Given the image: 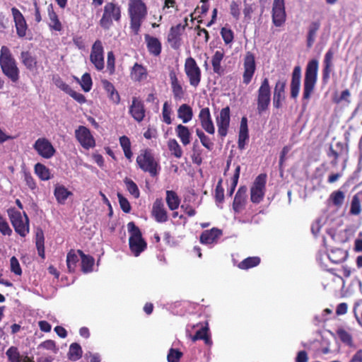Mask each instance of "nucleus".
Listing matches in <instances>:
<instances>
[{
    "label": "nucleus",
    "instance_id": "obj_1",
    "mask_svg": "<svg viewBox=\"0 0 362 362\" xmlns=\"http://www.w3.org/2000/svg\"><path fill=\"white\" fill-rule=\"evenodd\" d=\"M0 66L3 74L12 82L18 81L20 70L10 49L6 46H2L0 50Z\"/></svg>",
    "mask_w": 362,
    "mask_h": 362
},
{
    "label": "nucleus",
    "instance_id": "obj_2",
    "mask_svg": "<svg viewBox=\"0 0 362 362\" xmlns=\"http://www.w3.org/2000/svg\"><path fill=\"white\" fill-rule=\"evenodd\" d=\"M128 12L130 17V28L135 35H137L147 15V8L141 0H129Z\"/></svg>",
    "mask_w": 362,
    "mask_h": 362
},
{
    "label": "nucleus",
    "instance_id": "obj_3",
    "mask_svg": "<svg viewBox=\"0 0 362 362\" xmlns=\"http://www.w3.org/2000/svg\"><path fill=\"white\" fill-rule=\"evenodd\" d=\"M318 71V62L316 59L310 60L306 66L303 83V100H308L315 89Z\"/></svg>",
    "mask_w": 362,
    "mask_h": 362
},
{
    "label": "nucleus",
    "instance_id": "obj_4",
    "mask_svg": "<svg viewBox=\"0 0 362 362\" xmlns=\"http://www.w3.org/2000/svg\"><path fill=\"white\" fill-rule=\"evenodd\" d=\"M127 229L130 233L129 248L134 256L137 257L146 248V243L141 237L140 230L133 222L127 224Z\"/></svg>",
    "mask_w": 362,
    "mask_h": 362
},
{
    "label": "nucleus",
    "instance_id": "obj_5",
    "mask_svg": "<svg viewBox=\"0 0 362 362\" xmlns=\"http://www.w3.org/2000/svg\"><path fill=\"white\" fill-rule=\"evenodd\" d=\"M8 215L15 231L25 237L29 233V219L26 214L22 215L20 211L11 208L8 209Z\"/></svg>",
    "mask_w": 362,
    "mask_h": 362
},
{
    "label": "nucleus",
    "instance_id": "obj_6",
    "mask_svg": "<svg viewBox=\"0 0 362 362\" xmlns=\"http://www.w3.org/2000/svg\"><path fill=\"white\" fill-rule=\"evenodd\" d=\"M121 18L119 6L114 3H107L104 6L103 14L100 20V25L105 30H108L113 21H119Z\"/></svg>",
    "mask_w": 362,
    "mask_h": 362
},
{
    "label": "nucleus",
    "instance_id": "obj_7",
    "mask_svg": "<svg viewBox=\"0 0 362 362\" xmlns=\"http://www.w3.org/2000/svg\"><path fill=\"white\" fill-rule=\"evenodd\" d=\"M184 71L191 86L197 88L201 82L202 71L197 62L192 57L185 59Z\"/></svg>",
    "mask_w": 362,
    "mask_h": 362
},
{
    "label": "nucleus",
    "instance_id": "obj_8",
    "mask_svg": "<svg viewBox=\"0 0 362 362\" xmlns=\"http://www.w3.org/2000/svg\"><path fill=\"white\" fill-rule=\"evenodd\" d=\"M136 163L142 170L149 173L152 176L157 174L158 163L149 151H141L136 158Z\"/></svg>",
    "mask_w": 362,
    "mask_h": 362
},
{
    "label": "nucleus",
    "instance_id": "obj_9",
    "mask_svg": "<svg viewBox=\"0 0 362 362\" xmlns=\"http://www.w3.org/2000/svg\"><path fill=\"white\" fill-rule=\"evenodd\" d=\"M271 90L269 79L264 78L258 89L257 110L259 114L265 111L270 103Z\"/></svg>",
    "mask_w": 362,
    "mask_h": 362
},
{
    "label": "nucleus",
    "instance_id": "obj_10",
    "mask_svg": "<svg viewBox=\"0 0 362 362\" xmlns=\"http://www.w3.org/2000/svg\"><path fill=\"white\" fill-rule=\"evenodd\" d=\"M266 185V175H258L251 189H250V199L253 203H259L264 196Z\"/></svg>",
    "mask_w": 362,
    "mask_h": 362
},
{
    "label": "nucleus",
    "instance_id": "obj_11",
    "mask_svg": "<svg viewBox=\"0 0 362 362\" xmlns=\"http://www.w3.org/2000/svg\"><path fill=\"white\" fill-rule=\"evenodd\" d=\"M243 70V82L247 85L251 82L256 70L255 57L250 52H247L244 57Z\"/></svg>",
    "mask_w": 362,
    "mask_h": 362
},
{
    "label": "nucleus",
    "instance_id": "obj_12",
    "mask_svg": "<svg viewBox=\"0 0 362 362\" xmlns=\"http://www.w3.org/2000/svg\"><path fill=\"white\" fill-rule=\"evenodd\" d=\"M75 136L81 146L90 149L95 146V141L90 131L84 126H79L75 130Z\"/></svg>",
    "mask_w": 362,
    "mask_h": 362
},
{
    "label": "nucleus",
    "instance_id": "obj_13",
    "mask_svg": "<svg viewBox=\"0 0 362 362\" xmlns=\"http://www.w3.org/2000/svg\"><path fill=\"white\" fill-rule=\"evenodd\" d=\"M33 148L39 156L46 159L52 158L56 152L51 142L44 137L39 138L35 141Z\"/></svg>",
    "mask_w": 362,
    "mask_h": 362
},
{
    "label": "nucleus",
    "instance_id": "obj_14",
    "mask_svg": "<svg viewBox=\"0 0 362 362\" xmlns=\"http://www.w3.org/2000/svg\"><path fill=\"white\" fill-rule=\"evenodd\" d=\"M284 0H274L272 6V21L275 26L280 27L286 21Z\"/></svg>",
    "mask_w": 362,
    "mask_h": 362
},
{
    "label": "nucleus",
    "instance_id": "obj_15",
    "mask_svg": "<svg viewBox=\"0 0 362 362\" xmlns=\"http://www.w3.org/2000/svg\"><path fill=\"white\" fill-rule=\"evenodd\" d=\"M230 121V108L229 107H226L221 110L218 115L216 118L218 132L221 137H224L227 135Z\"/></svg>",
    "mask_w": 362,
    "mask_h": 362
},
{
    "label": "nucleus",
    "instance_id": "obj_16",
    "mask_svg": "<svg viewBox=\"0 0 362 362\" xmlns=\"http://www.w3.org/2000/svg\"><path fill=\"white\" fill-rule=\"evenodd\" d=\"M90 59L95 69L101 71L104 68L103 47L100 40H96L93 44L90 52Z\"/></svg>",
    "mask_w": 362,
    "mask_h": 362
},
{
    "label": "nucleus",
    "instance_id": "obj_17",
    "mask_svg": "<svg viewBox=\"0 0 362 362\" xmlns=\"http://www.w3.org/2000/svg\"><path fill=\"white\" fill-rule=\"evenodd\" d=\"M151 216L158 223H165L168 221V212L161 199H156L153 202Z\"/></svg>",
    "mask_w": 362,
    "mask_h": 362
},
{
    "label": "nucleus",
    "instance_id": "obj_18",
    "mask_svg": "<svg viewBox=\"0 0 362 362\" xmlns=\"http://www.w3.org/2000/svg\"><path fill=\"white\" fill-rule=\"evenodd\" d=\"M11 13L15 22L17 35L20 37L25 36L28 26L23 14L16 8H12Z\"/></svg>",
    "mask_w": 362,
    "mask_h": 362
},
{
    "label": "nucleus",
    "instance_id": "obj_19",
    "mask_svg": "<svg viewBox=\"0 0 362 362\" xmlns=\"http://www.w3.org/2000/svg\"><path fill=\"white\" fill-rule=\"evenodd\" d=\"M247 187L245 186L240 187L237 191L233 203V209L235 213L238 214L245 208L247 202Z\"/></svg>",
    "mask_w": 362,
    "mask_h": 362
},
{
    "label": "nucleus",
    "instance_id": "obj_20",
    "mask_svg": "<svg viewBox=\"0 0 362 362\" xmlns=\"http://www.w3.org/2000/svg\"><path fill=\"white\" fill-rule=\"evenodd\" d=\"M199 119L202 128L209 134H214L215 127L212 122L210 110L208 107L202 108L199 114Z\"/></svg>",
    "mask_w": 362,
    "mask_h": 362
},
{
    "label": "nucleus",
    "instance_id": "obj_21",
    "mask_svg": "<svg viewBox=\"0 0 362 362\" xmlns=\"http://www.w3.org/2000/svg\"><path fill=\"white\" fill-rule=\"evenodd\" d=\"M129 113L137 122H141L145 117L144 104L142 101L136 97L132 98V103L129 107Z\"/></svg>",
    "mask_w": 362,
    "mask_h": 362
},
{
    "label": "nucleus",
    "instance_id": "obj_22",
    "mask_svg": "<svg viewBox=\"0 0 362 362\" xmlns=\"http://www.w3.org/2000/svg\"><path fill=\"white\" fill-rule=\"evenodd\" d=\"M54 196L59 204H65L67 199L73 196V192L64 185L57 183L54 186Z\"/></svg>",
    "mask_w": 362,
    "mask_h": 362
},
{
    "label": "nucleus",
    "instance_id": "obj_23",
    "mask_svg": "<svg viewBox=\"0 0 362 362\" xmlns=\"http://www.w3.org/2000/svg\"><path fill=\"white\" fill-rule=\"evenodd\" d=\"M221 235L222 231L220 229L213 228L211 230H204L200 236V241L204 245H212L217 243Z\"/></svg>",
    "mask_w": 362,
    "mask_h": 362
},
{
    "label": "nucleus",
    "instance_id": "obj_24",
    "mask_svg": "<svg viewBox=\"0 0 362 362\" xmlns=\"http://www.w3.org/2000/svg\"><path fill=\"white\" fill-rule=\"evenodd\" d=\"M301 81V68L299 66H295L292 73L291 82V96L296 98L298 95Z\"/></svg>",
    "mask_w": 362,
    "mask_h": 362
},
{
    "label": "nucleus",
    "instance_id": "obj_25",
    "mask_svg": "<svg viewBox=\"0 0 362 362\" xmlns=\"http://www.w3.org/2000/svg\"><path fill=\"white\" fill-rule=\"evenodd\" d=\"M175 131L183 146H187L190 144L192 132L187 127L180 124L176 126Z\"/></svg>",
    "mask_w": 362,
    "mask_h": 362
},
{
    "label": "nucleus",
    "instance_id": "obj_26",
    "mask_svg": "<svg viewBox=\"0 0 362 362\" xmlns=\"http://www.w3.org/2000/svg\"><path fill=\"white\" fill-rule=\"evenodd\" d=\"M169 76L174 98L175 99H181L184 95V90L175 72L170 71Z\"/></svg>",
    "mask_w": 362,
    "mask_h": 362
},
{
    "label": "nucleus",
    "instance_id": "obj_27",
    "mask_svg": "<svg viewBox=\"0 0 362 362\" xmlns=\"http://www.w3.org/2000/svg\"><path fill=\"white\" fill-rule=\"evenodd\" d=\"M249 139L247 119L246 117H243L240 122L239 134H238V148L240 149L245 148L247 141Z\"/></svg>",
    "mask_w": 362,
    "mask_h": 362
},
{
    "label": "nucleus",
    "instance_id": "obj_28",
    "mask_svg": "<svg viewBox=\"0 0 362 362\" xmlns=\"http://www.w3.org/2000/svg\"><path fill=\"white\" fill-rule=\"evenodd\" d=\"M130 76L133 81L140 82L147 78L148 71L144 66L136 63L132 68Z\"/></svg>",
    "mask_w": 362,
    "mask_h": 362
},
{
    "label": "nucleus",
    "instance_id": "obj_29",
    "mask_svg": "<svg viewBox=\"0 0 362 362\" xmlns=\"http://www.w3.org/2000/svg\"><path fill=\"white\" fill-rule=\"evenodd\" d=\"M145 41L149 52L155 56H158L161 52V43L156 37H151L149 35H145Z\"/></svg>",
    "mask_w": 362,
    "mask_h": 362
},
{
    "label": "nucleus",
    "instance_id": "obj_30",
    "mask_svg": "<svg viewBox=\"0 0 362 362\" xmlns=\"http://www.w3.org/2000/svg\"><path fill=\"white\" fill-rule=\"evenodd\" d=\"M224 55L225 52L223 49H218L215 52L212 57L211 64L214 72L218 75L223 74V69L221 67V64L224 57Z\"/></svg>",
    "mask_w": 362,
    "mask_h": 362
},
{
    "label": "nucleus",
    "instance_id": "obj_31",
    "mask_svg": "<svg viewBox=\"0 0 362 362\" xmlns=\"http://www.w3.org/2000/svg\"><path fill=\"white\" fill-rule=\"evenodd\" d=\"M6 354L10 362H34L33 359L28 356L21 357L15 346L10 347L6 352Z\"/></svg>",
    "mask_w": 362,
    "mask_h": 362
},
{
    "label": "nucleus",
    "instance_id": "obj_32",
    "mask_svg": "<svg viewBox=\"0 0 362 362\" xmlns=\"http://www.w3.org/2000/svg\"><path fill=\"white\" fill-rule=\"evenodd\" d=\"M347 252L339 248L331 250L327 254L329 259L334 264L342 262L347 258Z\"/></svg>",
    "mask_w": 362,
    "mask_h": 362
},
{
    "label": "nucleus",
    "instance_id": "obj_33",
    "mask_svg": "<svg viewBox=\"0 0 362 362\" xmlns=\"http://www.w3.org/2000/svg\"><path fill=\"white\" fill-rule=\"evenodd\" d=\"M177 117L183 123H188L193 117V111L192 107L187 104L181 105L177 110Z\"/></svg>",
    "mask_w": 362,
    "mask_h": 362
},
{
    "label": "nucleus",
    "instance_id": "obj_34",
    "mask_svg": "<svg viewBox=\"0 0 362 362\" xmlns=\"http://www.w3.org/2000/svg\"><path fill=\"white\" fill-rule=\"evenodd\" d=\"M104 89L108 94V98L115 104H118L120 101V97L118 92L115 90L112 83L107 80L102 81Z\"/></svg>",
    "mask_w": 362,
    "mask_h": 362
},
{
    "label": "nucleus",
    "instance_id": "obj_35",
    "mask_svg": "<svg viewBox=\"0 0 362 362\" xmlns=\"http://www.w3.org/2000/svg\"><path fill=\"white\" fill-rule=\"evenodd\" d=\"M21 60L26 69L30 71L34 70L37 67V59L29 52H22L21 53Z\"/></svg>",
    "mask_w": 362,
    "mask_h": 362
},
{
    "label": "nucleus",
    "instance_id": "obj_36",
    "mask_svg": "<svg viewBox=\"0 0 362 362\" xmlns=\"http://www.w3.org/2000/svg\"><path fill=\"white\" fill-rule=\"evenodd\" d=\"M165 201L170 210L175 211L180 204V199L176 192L172 190L166 191Z\"/></svg>",
    "mask_w": 362,
    "mask_h": 362
},
{
    "label": "nucleus",
    "instance_id": "obj_37",
    "mask_svg": "<svg viewBox=\"0 0 362 362\" xmlns=\"http://www.w3.org/2000/svg\"><path fill=\"white\" fill-rule=\"evenodd\" d=\"M77 252L80 255L81 258V269L83 272L88 273L92 272L95 262L94 259L89 255H86L81 250H78Z\"/></svg>",
    "mask_w": 362,
    "mask_h": 362
},
{
    "label": "nucleus",
    "instance_id": "obj_38",
    "mask_svg": "<svg viewBox=\"0 0 362 362\" xmlns=\"http://www.w3.org/2000/svg\"><path fill=\"white\" fill-rule=\"evenodd\" d=\"M181 30L182 26L180 25H177L176 26H173L170 28V33L168 35V40L173 47H177L178 46Z\"/></svg>",
    "mask_w": 362,
    "mask_h": 362
},
{
    "label": "nucleus",
    "instance_id": "obj_39",
    "mask_svg": "<svg viewBox=\"0 0 362 362\" xmlns=\"http://www.w3.org/2000/svg\"><path fill=\"white\" fill-rule=\"evenodd\" d=\"M167 146L170 153L176 158H180L182 156V148L175 139H170L168 141Z\"/></svg>",
    "mask_w": 362,
    "mask_h": 362
},
{
    "label": "nucleus",
    "instance_id": "obj_40",
    "mask_svg": "<svg viewBox=\"0 0 362 362\" xmlns=\"http://www.w3.org/2000/svg\"><path fill=\"white\" fill-rule=\"evenodd\" d=\"M35 173L43 181L49 180L51 178V173L48 168L45 165L37 163L34 167Z\"/></svg>",
    "mask_w": 362,
    "mask_h": 362
},
{
    "label": "nucleus",
    "instance_id": "obj_41",
    "mask_svg": "<svg viewBox=\"0 0 362 362\" xmlns=\"http://www.w3.org/2000/svg\"><path fill=\"white\" fill-rule=\"evenodd\" d=\"M48 16L49 18V27L56 31L62 30V23H60L57 13L54 11L52 6H49L48 8Z\"/></svg>",
    "mask_w": 362,
    "mask_h": 362
},
{
    "label": "nucleus",
    "instance_id": "obj_42",
    "mask_svg": "<svg viewBox=\"0 0 362 362\" xmlns=\"http://www.w3.org/2000/svg\"><path fill=\"white\" fill-rule=\"evenodd\" d=\"M320 23L319 22H313L308 28L307 45L308 47H311L315 40V37L317 30H319Z\"/></svg>",
    "mask_w": 362,
    "mask_h": 362
},
{
    "label": "nucleus",
    "instance_id": "obj_43",
    "mask_svg": "<svg viewBox=\"0 0 362 362\" xmlns=\"http://www.w3.org/2000/svg\"><path fill=\"white\" fill-rule=\"evenodd\" d=\"M82 349L77 343H72L69 346L68 358L73 361H76L82 356Z\"/></svg>",
    "mask_w": 362,
    "mask_h": 362
},
{
    "label": "nucleus",
    "instance_id": "obj_44",
    "mask_svg": "<svg viewBox=\"0 0 362 362\" xmlns=\"http://www.w3.org/2000/svg\"><path fill=\"white\" fill-rule=\"evenodd\" d=\"M45 238L43 231L41 229H37L35 234V243L38 255L42 258L45 257Z\"/></svg>",
    "mask_w": 362,
    "mask_h": 362
},
{
    "label": "nucleus",
    "instance_id": "obj_45",
    "mask_svg": "<svg viewBox=\"0 0 362 362\" xmlns=\"http://www.w3.org/2000/svg\"><path fill=\"white\" fill-rule=\"evenodd\" d=\"M333 57H334V52L332 49H329L325 55V59H324L325 68L323 70L324 78H329V73L331 71V68L332 66Z\"/></svg>",
    "mask_w": 362,
    "mask_h": 362
},
{
    "label": "nucleus",
    "instance_id": "obj_46",
    "mask_svg": "<svg viewBox=\"0 0 362 362\" xmlns=\"http://www.w3.org/2000/svg\"><path fill=\"white\" fill-rule=\"evenodd\" d=\"M345 199L344 192L340 190L334 191L329 196V200L337 208L341 207Z\"/></svg>",
    "mask_w": 362,
    "mask_h": 362
},
{
    "label": "nucleus",
    "instance_id": "obj_47",
    "mask_svg": "<svg viewBox=\"0 0 362 362\" xmlns=\"http://www.w3.org/2000/svg\"><path fill=\"white\" fill-rule=\"evenodd\" d=\"M337 334L339 339L346 345L353 347V339L351 334L343 328H339L337 330Z\"/></svg>",
    "mask_w": 362,
    "mask_h": 362
},
{
    "label": "nucleus",
    "instance_id": "obj_48",
    "mask_svg": "<svg viewBox=\"0 0 362 362\" xmlns=\"http://www.w3.org/2000/svg\"><path fill=\"white\" fill-rule=\"evenodd\" d=\"M124 182L125 184L126 188L127 191L134 197L139 198L140 196L139 189L136 185V184L131 179L126 177L124 180Z\"/></svg>",
    "mask_w": 362,
    "mask_h": 362
},
{
    "label": "nucleus",
    "instance_id": "obj_49",
    "mask_svg": "<svg viewBox=\"0 0 362 362\" xmlns=\"http://www.w3.org/2000/svg\"><path fill=\"white\" fill-rule=\"evenodd\" d=\"M78 260V257L74 250H71L68 252L66 257V264L69 272H74L75 270Z\"/></svg>",
    "mask_w": 362,
    "mask_h": 362
},
{
    "label": "nucleus",
    "instance_id": "obj_50",
    "mask_svg": "<svg viewBox=\"0 0 362 362\" xmlns=\"http://www.w3.org/2000/svg\"><path fill=\"white\" fill-rule=\"evenodd\" d=\"M77 81L80 83L81 88L85 92H88L90 90L93 85L92 78L89 74L85 73L81 80L76 78Z\"/></svg>",
    "mask_w": 362,
    "mask_h": 362
},
{
    "label": "nucleus",
    "instance_id": "obj_51",
    "mask_svg": "<svg viewBox=\"0 0 362 362\" xmlns=\"http://www.w3.org/2000/svg\"><path fill=\"white\" fill-rule=\"evenodd\" d=\"M260 259L257 257H247L239 264V267L240 269H247L258 265Z\"/></svg>",
    "mask_w": 362,
    "mask_h": 362
},
{
    "label": "nucleus",
    "instance_id": "obj_52",
    "mask_svg": "<svg viewBox=\"0 0 362 362\" xmlns=\"http://www.w3.org/2000/svg\"><path fill=\"white\" fill-rule=\"evenodd\" d=\"M361 212V206L359 194H355L351 200L350 214L351 215H358Z\"/></svg>",
    "mask_w": 362,
    "mask_h": 362
},
{
    "label": "nucleus",
    "instance_id": "obj_53",
    "mask_svg": "<svg viewBox=\"0 0 362 362\" xmlns=\"http://www.w3.org/2000/svg\"><path fill=\"white\" fill-rule=\"evenodd\" d=\"M286 81L279 80L275 85L274 90V98H284Z\"/></svg>",
    "mask_w": 362,
    "mask_h": 362
},
{
    "label": "nucleus",
    "instance_id": "obj_54",
    "mask_svg": "<svg viewBox=\"0 0 362 362\" xmlns=\"http://www.w3.org/2000/svg\"><path fill=\"white\" fill-rule=\"evenodd\" d=\"M196 133L202 144L208 150L211 151L213 148L214 144L211 141L210 139L199 129H197Z\"/></svg>",
    "mask_w": 362,
    "mask_h": 362
},
{
    "label": "nucleus",
    "instance_id": "obj_55",
    "mask_svg": "<svg viewBox=\"0 0 362 362\" xmlns=\"http://www.w3.org/2000/svg\"><path fill=\"white\" fill-rule=\"evenodd\" d=\"M208 327H204L201 329L198 330L196 334L192 337V341H195L198 339H204L206 344H210L211 341L207 336Z\"/></svg>",
    "mask_w": 362,
    "mask_h": 362
},
{
    "label": "nucleus",
    "instance_id": "obj_56",
    "mask_svg": "<svg viewBox=\"0 0 362 362\" xmlns=\"http://www.w3.org/2000/svg\"><path fill=\"white\" fill-rule=\"evenodd\" d=\"M171 112H172V110H171L170 106L168 104V102L164 103L163 106V110H162V115H163V122L165 123H166L167 124H170L172 122V119L170 117Z\"/></svg>",
    "mask_w": 362,
    "mask_h": 362
},
{
    "label": "nucleus",
    "instance_id": "obj_57",
    "mask_svg": "<svg viewBox=\"0 0 362 362\" xmlns=\"http://www.w3.org/2000/svg\"><path fill=\"white\" fill-rule=\"evenodd\" d=\"M38 349H46L52 351L54 354H56L58 351V349L56 346L55 342L52 340H46L42 342L39 346Z\"/></svg>",
    "mask_w": 362,
    "mask_h": 362
},
{
    "label": "nucleus",
    "instance_id": "obj_58",
    "mask_svg": "<svg viewBox=\"0 0 362 362\" xmlns=\"http://www.w3.org/2000/svg\"><path fill=\"white\" fill-rule=\"evenodd\" d=\"M182 353L177 349H170L168 354L167 358L168 362H179Z\"/></svg>",
    "mask_w": 362,
    "mask_h": 362
},
{
    "label": "nucleus",
    "instance_id": "obj_59",
    "mask_svg": "<svg viewBox=\"0 0 362 362\" xmlns=\"http://www.w3.org/2000/svg\"><path fill=\"white\" fill-rule=\"evenodd\" d=\"M0 232L4 235H10L12 233V230L9 227L8 223L6 219L0 214Z\"/></svg>",
    "mask_w": 362,
    "mask_h": 362
},
{
    "label": "nucleus",
    "instance_id": "obj_60",
    "mask_svg": "<svg viewBox=\"0 0 362 362\" xmlns=\"http://www.w3.org/2000/svg\"><path fill=\"white\" fill-rule=\"evenodd\" d=\"M117 197L119 206L124 213H129L131 211V206L129 201L124 197L122 194L117 193Z\"/></svg>",
    "mask_w": 362,
    "mask_h": 362
},
{
    "label": "nucleus",
    "instance_id": "obj_61",
    "mask_svg": "<svg viewBox=\"0 0 362 362\" xmlns=\"http://www.w3.org/2000/svg\"><path fill=\"white\" fill-rule=\"evenodd\" d=\"M230 13L235 19H238L240 16V3L233 1L230 5Z\"/></svg>",
    "mask_w": 362,
    "mask_h": 362
},
{
    "label": "nucleus",
    "instance_id": "obj_62",
    "mask_svg": "<svg viewBox=\"0 0 362 362\" xmlns=\"http://www.w3.org/2000/svg\"><path fill=\"white\" fill-rule=\"evenodd\" d=\"M215 199L217 203L221 204L224 199V190L221 186V181H219L215 189Z\"/></svg>",
    "mask_w": 362,
    "mask_h": 362
},
{
    "label": "nucleus",
    "instance_id": "obj_63",
    "mask_svg": "<svg viewBox=\"0 0 362 362\" xmlns=\"http://www.w3.org/2000/svg\"><path fill=\"white\" fill-rule=\"evenodd\" d=\"M11 270L16 275H21L22 270L18 262V260L16 257H12L10 259Z\"/></svg>",
    "mask_w": 362,
    "mask_h": 362
},
{
    "label": "nucleus",
    "instance_id": "obj_64",
    "mask_svg": "<svg viewBox=\"0 0 362 362\" xmlns=\"http://www.w3.org/2000/svg\"><path fill=\"white\" fill-rule=\"evenodd\" d=\"M221 36L226 44L230 43L233 40V32L228 28H223L221 31Z\"/></svg>",
    "mask_w": 362,
    "mask_h": 362
}]
</instances>
